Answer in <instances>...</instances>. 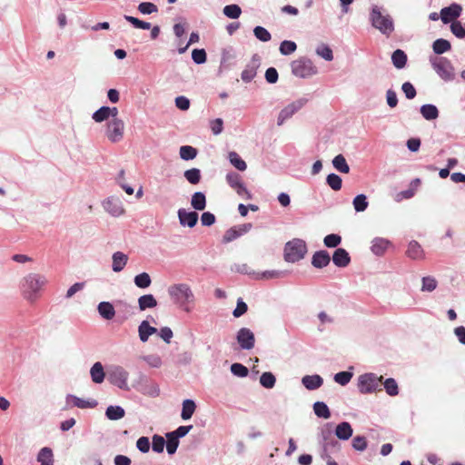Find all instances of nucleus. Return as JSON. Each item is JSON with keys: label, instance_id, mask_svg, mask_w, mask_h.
Segmentation results:
<instances>
[{"label": "nucleus", "instance_id": "f257e3e1", "mask_svg": "<svg viewBox=\"0 0 465 465\" xmlns=\"http://www.w3.org/2000/svg\"><path fill=\"white\" fill-rule=\"evenodd\" d=\"M47 278L41 273L30 272L20 282V291L23 298L29 303H35L41 295V292L47 284Z\"/></svg>", "mask_w": 465, "mask_h": 465}, {"label": "nucleus", "instance_id": "f03ea898", "mask_svg": "<svg viewBox=\"0 0 465 465\" xmlns=\"http://www.w3.org/2000/svg\"><path fill=\"white\" fill-rule=\"evenodd\" d=\"M168 295L173 303L181 307L184 312H191V304L194 303V293L187 283H174L168 287Z\"/></svg>", "mask_w": 465, "mask_h": 465}, {"label": "nucleus", "instance_id": "7ed1b4c3", "mask_svg": "<svg viewBox=\"0 0 465 465\" xmlns=\"http://www.w3.org/2000/svg\"><path fill=\"white\" fill-rule=\"evenodd\" d=\"M369 20L373 28L387 37L391 36L395 30L392 17L377 5L371 7Z\"/></svg>", "mask_w": 465, "mask_h": 465}, {"label": "nucleus", "instance_id": "20e7f679", "mask_svg": "<svg viewBox=\"0 0 465 465\" xmlns=\"http://www.w3.org/2000/svg\"><path fill=\"white\" fill-rule=\"evenodd\" d=\"M382 376L373 372L360 375L357 380V388L361 394H371L381 391Z\"/></svg>", "mask_w": 465, "mask_h": 465}, {"label": "nucleus", "instance_id": "39448f33", "mask_svg": "<svg viewBox=\"0 0 465 465\" xmlns=\"http://www.w3.org/2000/svg\"><path fill=\"white\" fill-rule=\"evenodd\" d=\"M290 66L292 74L298 78H310L318 73L313 62L305 56L293 60Z\"/></svg>", "mask_w": 465, "mask_h": 465}, {"label": "nucleus", "instance_id": "423d86ee", "mask_svg": "<svg viewBox=\"0 0 465 465\" xmlns=\"http://www.w3.org/2000/svg\"><path fill=\"white\" fill-rule=\"evenodd\" d=\"M307 252L306 242L302 239H292L284 247V259L288 262H296L303 259Z\"/></svg>", "mask_w": 465, "mask_h": 465}, {"label": "nucleus", "instance_id": "0eeeda50", "mask_svg": "<svg viewBox=\"0 0 465 465\" xmlns=\"http://www.w3.org/2000/svg\"><path fill=\"white\" fill-rule=\"evenodd\" d=\"M108 381L123 391H130L128 385L129 372L120 365H111L107 371Z\"/></svg>", "mask_w": 465, "mask_h": 465}, {"label": "nucleus", "instance_id": "6e6552de", "mask_svg": "<svg viewBox=\"0 0 465 465\" xmlns=\"http://www.w3.org/2000/svg\"><path fill=\"white\" fill-rule=\"evenodd\" d=\"M432 68L444 81H452L455 77L454 67L450 61L445 57H430Z\"/></svg>", "mask_w": 465, "mask_h": 465}, {"label": "nucleus", "instance_id": "1a4fd4ad", "mask_svg": "<svg viewBox=\"0 0 465 465\" xmlns=\"http://www.w3.org/2000/svg\"><path fill=\"white\" fill-rule=\"evenodd\" d=\"M306 98H299L284 106L279 113L277 117V125L282 126L286 121L291 119L297 112H299L306 104Z\"/></svg>", "mask_w": 465, "mask_h": 465}, {"label": "nucleus", "instance_id": "9d476101", "mask_svg": "<svg viewBox=\"0 0 465 465\" xmlns=\"http://www.w3.org/2000/svg\"><path fill=\"white\" fill-rule=\"evenodd\" d=\"M104 134L111 143L122 141L124 134V121L122 119H110L106 124Z\"/></svg>", "mask_w": 465, "mask_h": 465}, {"label": "nucleus", "instance_id": "9b49d317", "mask_svg": "<svg viewBox=\"0 0 465 465\" xmlns=\"http://www.w3.org/2000/svg\"><path fill=\"white\" fill-rule=\"evenodd\" d=\"M102 206L109 215L115 218L123 216L125 213V208L122 200L114 195L105 198L102 202Z\"/></svg>", "mask_w": 465, "mask_h": 465}, {"label": "nucleus", "instance_id": "f8f14e48", "mask_svg": "<svg viewBox=\"0 0 465 465\" xmlns=\"http://www.w3.org/2000/svg\"><path fill=\"white\" fill-rule=\"evenodd\" d=\"M228 184L236 192V193L244 200L252 199V193L246 188L242 177L237 173H229L226 175Z\"/></svg>", "mask_w": 465, "mask_h": 465}, {"label": "nucleus", "instance_id": "ddd939ff", "mask_svg": "<svg viewBox=\"0 0 465 465\" xmlns=\"http://www.w3.org/2000/svg\"><path fill=\"white\" fill-rule=\"evenodd\" d=\"M235 338L241 350L250 351L254 348L255 336L249 328L242 327L239 329Z\"/></svg>", "mask_w": 465, "mask_h": 465}, {"label": "nucleus", "instance_id": "4468645a", "mask_svg": "<svg viewBox=\"0 0 465 465\" xmlns=\"http://www.w3.org/2000/svg\"><path fill=\"white\" fill-rule=\"evenodd\" d=\"M462 7L460 5L453 3L440 10V19L443 24H449L460 16Z\"/></svg>", "mask_w": 465, "mask_h": 465}, {"label": "nucleus", "instance_id": "2eb2a0df", "mask_svg": "<svg viewBox=\"0 0 465 465\" xmlns=\"http://www.w3.org/2000/svg\"><path fill=\"white\" fill-rule=\"evenodd\" d=\"M179 223L182 226H188L193 228L198 222V213L193 211H187L184 208H180L177 212Z\"/></svg>", "mask_w": 465, "mask_h": 465}, {"label": "nucleus", "instance_id": "dca6fc26", "mask_svg": "<svg viewBox=\"0 0 465 465\" xmlns=\"http://www.w3.org/2000/svg\"><path fill=\"white\" fill-rule=\"evenodd\" d=\"M391 245V242L385 238L376 237L371 241V250L376 256H382Z\"/></svg>", "mask_w": 465, "mask_h": 465}, {"label": "nucleus", "instance_id": "f3484780", "mask_svg": "<svg viewBox=\"0 0 465 465\" xmlns=\"http://www.w3.org/2000/svg\"><path fill=\"white\" fill-rule=\"evenodd\" d=\"M158 332L155 327L150 325L149 322L144 320L138 326V336L142 342H146L149 337Z\"/></svg>", "mask_w": 465, "mask_h": 465}, {"label": "nucleus", "instance_id": "a211bd4d", "mask_svg": "<svg viewBox=\"0 0 465 465\" xmlns=\"http://www.w3.org/2000/svg\"><path fill=\"white\" fill-rule=\"evenodd\" d=\"M128 262V256L122 252H115L112 256V270L120 272L124 270Z\"/></svg>", "mask_w": 465, "mask_h": 465}, {"label": "nucleus", "instance_id": "6ab92c4d", "mask_svg": "<svg viewBox=\"0 0 465 465\" xmlns=\"http://www.w3.org/2000/svg\"><path fill=\"white\" fill-rule=\"evenodd\" d=\"M332 262L336 266L343 268L350 263L351 257L345 249L338 248L332 255Z\"/></svg>", "mask_w": 465, "mask_h": 465}, {"label": "nucleus", "instance_id": "aec40b11", "mask_svg": "<svg viewBox=\"0 0 465 465\" xmlns=\"http://www.w3.org/2000/svg\"><path fill=\"white\" fill-rule=\"evenodd\" d=\"M302 385L309 391L319 389L323 384V379L318 375H305L302 378Z\"/></svg>", "mask_w": 465, "mask_h": 465}, {"label": "nucleus", "instance_id": "412c9836", "mask_svg": "<svg viewBox=\"0 0 465 465\" xmlns=\"http://www.w3.org/2000/svg\"><path fill=\"white\" fill-rule=\"evenodd\" d=\"M67 403H72L74 407L79 409H89L94 408L97 405V401L94 400H84L74 395H68L66 397Z\"/></svg>", "mask_w": 465, "mask_h": 465}, {"label": "nucleus", "instance_id": "4be33fe9", "mask_svg": "<svg viewBox=\"0 0 465 465\" xmlns=\"http://www.w3.org/2000/svg\"><path fill=\"white\" fill-rule=\"evenodd\" d=\"M331 261V257L326 251H318L316 252L312 258V264L315 268H323L326 267Z\"/></svg>", "mask_w": 465, "mask_h": 465}, {"label": "nucleus", "instance_id": "5701e85b", "mask_svg": "<svg viewBox=\"0 0 465 465\" xmlns=\"http://www.w3.org/2000/svg\"><path fill=\"white\" fill-rule=\"evenodd\" d=\"M353 433L351 425L347 421H342L336 426L335 435L341 440H349Z\"/></svg>", "mask_w": 465, "mask_h": 465}, {"label": "nucleus", "instance_id": "b1692460", "mask_svg": "<svg viewBox=\"0 0 465 465\" xmlns=\"http://www.w3.org/2000/svg\"><path fill=\"white\" fill-rule=\"evenodd\" d=\"M406 254L412 260H420L424 256V252L420 244L416 241L410 242Z\"/></svg>", "mask_w": 465, "mask_h": 465}, {"label": "nucleus", "instance_id": "393cba45", "mask_svg": "<svg viewBox=\"0 0 465 465\" xmlns=\"http://www.w3.org/2000/svg\"><path fill=\"white\" fill-rule=\"evenodd\" d=\"M91 379L94 383L100 384L104 381L105 372L100 361L95 362L90 369Z\"/></svg>", "mask_w": 465, "mask_h": 465}, {"label": "nucleus", "instance_id": "a878e982", "mask_svg": "<svg viewBox=\"0 0 465 465\" xmlns=\"http://www.w3.org/2000/svg\"><path fill=\"white\" fill-rule=\"evenodd\" d=\"M97 310L101 317L105 320H112L115 315V310L109 302H101L97 306Z\"/></svg>", "mask_w": 465, "mask_h": 465}, {"label": "nucleus", "instance_id": "bb28decb", "mask_svg": "<svg viewBox=\"0 0 465 465\" xmlns=\"http://www.w3.org/2000/svg\"><path fill=\"white\" fill-rule=\"evenodd\" d=\"M36 459L40 465H54L53 450L48 447L42 448Z\"/></svg>", "mask_w": 465, "mask_h": 465}, {"label": "nucleus", "instance_id": "cd10ccee", "mask_svg": "<svg viewBox=\"0 0 465 465\" xmlns=\"http://www.w3.org/2000/svg\"><path fill=\"white\" fill-rule=\"evenodd\" d=\"M157 306V301L153 294H144L138 298V307L140 311L153 309Z\"/></svg>", "mask_w": 465, "mask_h": 465}, {"label": "nucleus", "instance_id": "c85d7f7f", "mask_svg": "<svg viewBox=\"0 0 465 465\" xmlns=\"http://www.w3.org/2000/svg\"><path fill=\"white\" fill-rule=\"evenodd\" d=\"M330 448H336L337 450L340 449V444L337 440H326V442L324 443V446H323V451L322 453V458L323 460H326V463L327 465H338V463L333 460L330 454L328 453V450Z\"/></svg>", "mask_w": 465, "mask_h": 465}, {"label": "nucleus", "instance_id": "c756f323", "mask_svg": "<svg viewBox=\"0 0 465 465\" xmlns=\"http://www.w3.org/2000/svg\"><path fill=\"white\" fill-rule=\"evenodd\" d=\"M125 411L124 408L118 405H111L105 411V416L110 420H118L124 417Z\"/></svg>", "mask_w": 465, "mask_h": 465}, {"label": "nucleus", "instance_id": "7c9ffc66", "mask_svg": "<svg viewBox=\"0 0 465 465\" xmlns=\"http://www.w3.org/2000/svg\"><path fill=\"white\" fill-rule=\"evenodd\" d=\"M420 114L428 121L435 120L439 117L438 108L430 104L421 105Z\"/></svg>", "mask_w": 465, "mask_h": 465}, {"label": "nucleus", "instance_id": "2f4dec72", "mask_svg": "<svg viewBox=\"0 0 465 465\" xmlns=\"http://www.w3.org/2000/svg\"><path fill=\"white\" fill-rule=\"evenodd\" d=\"M191 205L194 210L203 211L206 207V197L203 193L196 192L192 195Z\"/></svg>", "mask_w": 465, "mask_h": 465}, {"label": "nucleus", "instance_id": "473e14b6", "mask_svg": "<svg viewBox=\"0 0 465 465\" xmlns=\"http://www.w3.org/2000/svg\"><path fill=\"white\" fill-rule=\"evenodd\" d=\"M391 62L397 69H402L407 64V55L401 49L395 50L391 54Z\"/></svg>", "mask_w": 465, "mask_h": 465}, {"label": "nucleus", "instance_id": "72a5a7b5", "mask_svg": "<svg viewBox=\"0 0 465 465\" xmlns=\"http://www.w3.org/2000/svg\"><path fill=\"white\" fill-rule=\"evenodd\" d=\"M196 409V404L193 400H184L183 401V408L181 417L183 420H187L192 418Z\"/></svg>", "mask_w": 465, "mask_h": 465}, {"label": "nucleus", "instance_id": "f704fd0d", "mask_svg": "<svg viewBox=\"0 0 465 465\" xmlns=\"http://www.w3.org/2000/svg\"><path fill=\"white\" fill-rule=\"evenodd\" d=\"M332 165L340 173H350V166L342 154H338L332 159Z\"/></svg>", "mask_w": 465, "mask_h": 465}, {"label": "nucleus", "instance_id": "c9c22d12", "mask_svg": "<svg viewBox=\"0 0 465 465\" xmlns=\"http://www.w3.org/2000/svg\"><path fill=\"white\" fill-rule=\"evenodd\" d=\"M438 286L437 280L432 276H424L421 278L420 291L422 292H431L436 290Z\"/></svg>", "mask_w": 465, "mask_h": 465}, {"label": "nucleus", "instance_id": "e433bc0d", "mask_svg": "<svg viewBox=\"0 0 465 465\" xmlns=\"http://www.w3.org/2000/svg\"><path fill=\"white\" fill-rule=\"evenodd\" d=\"M257 74V65L249 64L245 66L241 74V78L244 83H250L253 80Z\"/></svg>", "mask_w": 465, "mask_h": 465}, {"label": "nucleus", "instance_id": "4c0bfd02", "mask_svg": "<svg viewBox=\"0 0 465 465\" xmlns=\"http://www.w3.org/2000/svg\"><path fill=\"white\" fill-rule=\"evenodd\" d=\"M284 272L276 270L264 271L262 272H253V279L255 280H269L274 278H281Z\"/></svg>", "mask_w": 465, "mask_h": 465}, {"label": "nucleus", "instance_id": "58836bf2", "mask_svg": "<svg viewBox=\"0 0 465 465\" xmlns=\"http://www.w3.org/2000/svg\"><path fill=\"white\" fill-rule=\"evenodd\" d=\"M451 45L448 40L440 38L433 42L432 49L435 54H441L450 50Z\"/></svg>", "mask_w": 465, "mask_h": 465}, {"label": "nucleus", "instance_id": "ea45409f", "mask_svg": "<svg viewBox=\"0 0 465 465\" xmlns=\"http://www.w3.org/2000/svg\"><path fill=\"white\" fill-rule=\"evenodd\" d=\"M230 163L239 171L243 172L247 168L246 163L240 157L236 152H230L228 154Z\"/></svg>", "mask_w": 465, "mask_h": 465}, {"label": "nucleus", "instance_id": "a19ab883", "mask_svg": "<svg viewBox=\"0 0 465 465\" xmlns=\"http://www.w3.org/2000/svg\"><path fill=\"white\" fill-rule=\"evenodd\" d=\"M313 411L319 418L329 419L331 417L329 407L322 401H316L313 404Z\"/></svg>", "mask_w": 465, "mask_h": 465}, {"label": "nucleus", "instance_id": "79ce46f5", "mask_svg": "<svg viewBox=\"0 0 465 465\" xmlns=\"http://www.w3.org/2000/svg\"><path fill=\"white\" fill-rule=\"evenodd\" d=\"M352 205L357 213L364 212L369 205L367 196L363 193L358 194L354 197Z\"/></svg>", "mask_w": 465, "mask_h": 465}, {"label": "nucleus", "instance_id": "37998d69", "mask_svg": "<svg viewBox=\"0 0 465 465\" xmlns=\"http://www.w3.org/2000/svg\"><path fill=\"white\" fill-rule=\"evenodd\" d=\"M134 284L141 289L148 288L152 283V279L147 272H142L134 276Z\"/></svg>", "mask_w": 465, "mask_h": 465}, {"label": "nucleus", "instance_id": "c03bdc74", "mask_svg": "<svg viewBox=\"0 0 465 465\" xmlns=\"http://www.w3.org/2000/svg\"><path fill=\"white\" fill-rule=\"evenodd\" d=\"M179 154L183 160L189 161L196 157L197 150L191 145H183L180 147Z\"/></svg>", "mask_w": 465, "mask_h": 465}, {"label": "nucleus", "instance_id": "a18cd8bd", "mask_svg": "<svg viewBox=\"0 0 465 465\" xmlns=\"http://www.w3.org/2000/svg\"><path fill=\"white\" fill-rule=\"evenodd\" d=\"M183 175L187 182L190 183L191 184L199 183L202 178L201 171L198 168H192L186 170Z\"/></svg>", "mask_w": 465, "mask_h": 465}, {"label": "nucleus", "instance_id": "49530a36", "mask_svg": "<svg viewBox=\"0 0 465 465\" xmlns=\"http://www.w3.org/2000/svg\"><path fill=\"white\" fill-rule=\"evenodd\" d=\"M223 15L231 19H237L242 14V9L238 5L232 4L225 5L223 9Z\"/></svg>", "mask_w": 465, "mask_h": 465}, {"label": "nucleus", "instance_id": "de8ad7c7", "mask_svg": "<svg viewBox=\"0 0 465 465\" xmlns=\"http://www.w3.org/2000/svg\"><path fill=\"white\" fill-rule=\"evenodd\" d=\"M316 54L320 57L323 58L326 61H332L333 60V53L332 50L330 48L329 45L325 44H321L317 46Z\"/></svg>", "mask_w": 465, "mask_h": 465}, {"label": "nucleus", "instance_id": "09e8293b", "mask_svg": "<svg viewBox=\"0 0 465 465\" xmlns=\"http://www.w3.org/2000/svg\"><path fill=\"white\" fill-rule=\"evenodd\" d=\"M382 385L384 389L390 396H396L399 393V387L396 381L393 378H388L384 381H382Z\"/></svg>", "mask_w": 465, "mask_h": 465}, {"label": "nucleus", "instance_id": "8fccbe9b", "mask_svg": "<svg viewBox=\"0 0 465 465\" xmlns=\"http://www.w3.org/2000/svg\"><path fill=\"white\" fill-rule=\"evenodd\" d=\"M276 382L275 376L269 371L263 372L260 377V383L266 389H272L274 387Z\"/></svg>", "mask_w": 465, "mask_h": 465}, {"label": "nucleus", "instance_id": "3c124183", "mask_svg": "<svg viewBox=\"0 0 465 465\" xmlns=\"http://www.w3.org/2000/svg\"><path fill=\"white\" fill-rule=\"evenodd\" d=\"M297 49V45L293 41L284 40L281 43L279 51L282 55H289L294 53Z\"/></svg>", "mask_w": 465, "mask_h": 465}, {"label": "nucleus", "instance_id": "603ef678", "mask_svg": "<svg viewBox=\"0 0 465 465\" xmlns=\"http://www.w3.org/2000/svg\"><path fill=\"white\" fill-rule=\"evenodd\" d=\"M141 359L152 368H160L163 365L162 358L157 354L144 355Z\"/></svg>", "mask_w": 465, "mask_h": 465}, {"label": "nucleus", "instance_id": "864d4df0", "mask_svg": "<svg viewBox=\"0 0 465 465\" xmlns=\"http://www.w3.org/2000/svg\"><path fill=\"white\" fill-rule=\"evenodd\" d=\"M326 183L334 191L341 190L342 186V180L336 173H330L326 178Z\"/></svg>", "mask_w": 465, "mask_h": 465}, {"label": "nucleus", "instance_id": "5fc2aeb1", "mask_svg": "<svg viewBox=\"0 0 465 465\" xmlns=\"http://www.w3.org/2000/svg\"><path fill=\"white\" fill-rule=\"evenodd\" d=\"M352 376L353 373L351 371H340L334 375L333 380L336 383L345 386L351 381Z\"/></svg>", "mask_w": 465, "mask_h": 465}, {"label": "nucleus", "instance_id": "6e6d98bb", "mask_svg": "<svg viewBox=\"0 0 465 465\" xmlns=\"http://www.w3.org/2000/svg\"><path fill=\"white\" fill-rule=\"evenodd\" d=\"M253 34L255 37L262 42H269L272 38L270 32L260 25L254 27Z\"/></svg>", "mask_w": 465, "mask_h": 465}, {"label": "nucleus", "instance_id": "4d7b16f0", "mask_svg": "<svg viewBox=\"0 0 465 465\" xmlns=\"http://www.w3.org/2000/svg\"><path fill=\"white\" fill-rule=\"evenodd\" d=\"M166 438L167 441L165 442V444L167 452L168 454L173 455L177 450V448L179 446V440L174 436H171L170 432L166 434Z\"/></svg>", "mask_w": 465, "mask_h": 465}, {"label": "nucleus", "instance_id": "13d9d810", "mask_svg": "<svg viewBox=\"0 0 465 465\" xmlns=\"http://www.w3.org/2000/svg\"><path fill=\"white\" fill-rule=\"evenodd\" d=\"M124 19L131 23L135 28L148 30L151 28V24L148 22L142 21L136 17L131 16V15H124Z\"/></svg>", "mask_w": 465, "mask_h": 465}, {"label": "nucleus", "instance_id": "bf43d9fd", "mask_svg": "<svg viewBox=\"0 0 465 465\" xmlns=\"http://www.w3.org/2000/svg\"><path fill=\"white\" fill-rule=\"evenodd\" d=\"M141 392L143 395L154 398L159 396L160 389L157 384L150 383L143 386V388L141 389Z\"/></svg>", "mask_w": 465, "mask_h": 465}, {"label": "nucleus", "instance_id": "052dcab7", "mask_svg": "<svg viewBox=\"0 0 465 465\" xmlns=\"http://www.w3.org/2000/svg\"><path fill=\"white\" fill-rule=\"evenodd\" d=\"M231 372L237 377L244 378L248 375L249 370L242 363H232L231 365Z\"/></svg>", "mask_w": 465, "mask_h": 465}, {"label": "nucleus", "instance_id": "680f3d73", "mask_svg": "<svg viewBox=\"0 0 465 465\" xmlns=\"http://www.w3.org/2000/svg\"><path fill=\"white\" fill-rule=\"evenodd\" d=\"M341 237L335 233L328 234L323 239V243L328 248H335L341 243Z\"/></svg>", "mask_w": 465, "mask_h": 465}, {"label": "nucleus", "instance_id": "e2e57ef3", "mask_svg": "<svg viewBox=\"0 0 465 465\" xmlns=\"http://www.w3.org/2000/svg\"><path fill=\"white\" fill-rule=\"evenodd\" d=\"M164 446L165 440L163 437L157 434L153 436L152 448L153 451L157 453H162L164 450Z\"/></svg>", "mask_w": 465, "mask_h": 465}, {"label": "nucleus", "instance_id": "0e129e2a", "mask_svg": "<svg viewBox=\"0 0 465 465\" xmlns=\"http://www.w3.org/2000/svg\"><path fill=\"white\" fill-rule=\"evenodd\" d=\"M109 118L110 117H109L108 112L106 111V106L100 107L92 115V119L95 123H102L104 121L108 120Z\"/></svg>", "mask_w": 465, "mask_h": 465}, {"label": "nucleus", "instance_id": "69168bd1", "mask_svg": "<svg viewBox=\"0 0 465 465\" xmlns=\"http://www.w3.org/2000/svg\"><path fill=\"white\" fill-rule=\"evenodd\" d=\"M138 10L143 15H151L153 13L157 12L158 8L157 6L150 2H143L139 4Z\"/></svg>", "mask_w": 465, "mask_h": 465}, {"label": "nucleus", "instance_id": "338daca9", "mask_svg": "<svg viewBox=\"0 0 465 465\" xmlns=\"http://www.w3.org/2000/svg\"><path fill=\"white\" fill-rule=\"evenodd\" d=\"M192 59L197 64H202L206 62V52L204 49H193L192 52Z\"/></svg>", "mask_w": 465, "mask_h": 465}, {"label": "nucleus", "instance_id": "774afa93", "mask_svg": "<svg viewBox=\"0 0 465 465\" xmlns=\"http://www.w3.org/2000/svg\"><path fill=\"white\" fill-rule=\"evenodd\" d=\"M450 30L456 37L460 39H463L465 37V28L460 22H452L450 25Z\"/></svg>", "mask_w": 465, "mask_h": 465}]
</instances>
